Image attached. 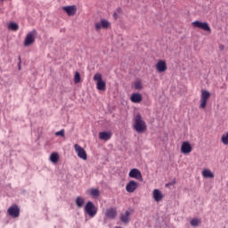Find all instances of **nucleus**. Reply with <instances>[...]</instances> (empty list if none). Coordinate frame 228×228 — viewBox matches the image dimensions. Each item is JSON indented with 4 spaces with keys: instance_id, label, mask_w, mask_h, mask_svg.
Here are the masks:
<instances>
[{
    "instance_id": "39448f33",
    "label": "nucleus",
    "mask_w": 228,
    "mask_h": 228,
    "mask_svg": "<svg viewBox=\"0 0 228 228\" xmlns=\"http://www.w3.org/2000/svg\"><path fill=\"white\" fill-rule=\"evenodd\" d=\"M94 80L96 81L97 90H101V91L106 90V82L102 80V75H101V73H96L94 76Z\"/></svg>"
},
{
    "instance_id": "9d476101",
    "label": "nucleus",
    "mask_w": 228,
    "mask_h": 228,
    "mask_svg": "<svg viewBox=\"0 0 228 228\" xmlns=\"http://www.w3.org/2000/svg\"><path fill=\"white\" fill-rule=\"evenodd\" d=\"M128 175L129 177H131V179H136L137 181H143V177L142 176V172H140V170L136 168H133L129 172Z\"/></svg>"
},
{
    "instance_id": "cd10ccee",
    "label": "nucleus",
    "mask_w": 228,
    "mask_h": 228,
    "mask_svg": "<svg viewBox=\"0 0 228 228\" xmlns=\"http://www.w3.org/2000/svg\"><path fill=\"white\" fill-rule=\"evenodd\" d=\"M134 86L135 90H142V82H140V81L134 82Z\"/></svg>"
},
{
    "instance_id": "2eb2a0df",
    "label": "nucleus",
    "mask_w": 228,
    "mask_h": 228,
    "mask_svg": "<svg viewBox=\"0 0 228 228\" xmlns=\"http://www.w3.org/2000/svg\"><path fill=\"white\" fill-rule=\"evenodd\" d=\"M152 197L155 200V202H161L163 200V193L159 189H154L152 192Z\"/></svg>"
},
{
    "instance_id": "bb28decb",
    "label": "nucleus",
    "mask_w": 228,
    "mask_h": 228,
    "mask_svg": "<svg viewBox=\"0 0 228 228\" xmlns=\"http://www.w3.org/2000/svg\"><path fill=\"white\" fill-rule=\"evenodd\" d=\"M221 142L224 143V145H228V132L222 135Z\"/></svg>"
},
{
    "instance_id": "c756f323",
    "label": "nucleus",
    "mask_w": 228,
    "mask_h": 228,
    "mask_svg": "<svg viewBox=\"0 0 228 228\" xmlns=\"http://www.w3.org/2000/svg\"><path fill=\"white\" fill-rule=\"evenodd\" d=\"M95 29H96V31H101V29H102V21L95 23Z\"/></svg>"
},
{
    "instance_id": "dca6fc26",
    "label": "nucleus",
    "mask_w": 228,
    "mask_h": 228,
    "mask_svg": "<svg viewBox=\"0 0 228 228\" xmlns=\"http://www.w3.org/2000/svg\"><path fill=\"white\" fill-rule=\"evenodd\" d=\"M142 99L143 98L142 97V94L140 93H134L130 97V101L132 102H134L135 104H139V102H142Z\"/></svg>"
},
{
    "instance_id": "4468645a",
    "label": "nucleus",
    "mask_w": 228,
    "mask_h": 228,
    "mask_svg": "<svg viewBox=\"0 0 228 228\" xmlns=\"http://www.w3.org/2000/svg\"><path fill=\"white\" fill-rule=\"evenodd\" d=\"M193 151L191 144L189 142H183L181 146V152L183 154H190Z\"/></svg>"
},
{
    "instance_id": "b1692460",
    "label": "nucleus",
    "mask_w": 228,
    "mask_h": 228,
    "mask_svg": "<svg viewBox=\"0 0 228 228\" xmlns=\"http://www.w3.org/2000/svg\"><path fill=\"white\" fill-rule=\"evenodd\" d=\"M8 28L12 31H17V30H19V24H17L15 22H11V23H9Z\"/></svg>"
},
{
    "instance_id": "f3484780",
    "label": "nucleus",
    "mask_w": 228,
    "mask_h": 228,
    "mask_svg": "<svg viewBox=\"0 0 228 228\" xmlns=\"http://www.w3.org/2000/svg\"><path fill=\"white\" fill-rule=\"evenodd\" d=\"M113 134L111 132H100L99 133V138L100 140H104L105 142H108L111 138Z\"/></svg>"
},
{
    "instance_id": "f257e3e1",
    "label": "nucleus",
    "mask_w": 228,
    "mask_h": 228,
    "mask_svg": "<svg viewBox=\"0 0 228 228\" xmlns=\"http://www.w3.org/2000/svg\"><path fill=\"white\" fill-rule=\"evenodd\" d=\"M134 129L136 133H145L147 131V125L140 114H137L134 118Z\"/></svg>"
},
{
    "instance_id": "423d86ee",
    "label": "nucleus",
    "mask_w": 228,
    "mask_h": 228,
    "mask_svg": "<svg viewBox=\"0 0 228 228\" xmlns=\"http://www.w3.org/2000/svg\"><path fill=\"white\" fill-rule=\"evenodd\" d=\"M115 218H117V208H107L104 213V218H103L104 224H106L108 220H115Z\"/></svg>"
},
{
    "instance_id": "393cba45",
    "label": "nucleus",
    "mask_w": 228,
    "mask_h": 228,
    "mask_svg": "<svg viewBox=\"0 0 228 228\" xmlns=\"http://www.w3.org/2000/svg\"><path fill=\"white\" fill-rule=\"evenodd\" d=\"M101 22L103 29H108V28H110V21H108L107 20L102 19L101 20Z\"/></svg>"
},
{
    "instance_id": "20e7f679",
    "label": "nucleus",
    "mask_w": 228,
    "mask_h": 228,
    "mask_svg": "<svg viewBox=\"0 0 228 228\" xmlns=\"http://www.w3.org/2000/svg\"><path fill=\"white\" fill-rule=\"evenodd\" d=\"M37 35H38V33L37 32V29H33L32 31L27 34L26 38L24 40L25 47H28L32 44H35V38H37Z\"/></svg>"
},
{
    "instance_id": "2f4dec72",
    "label": "nucleus",
    "mask_w": 228,
    "mask_h": 228,
    "mask_svg": "<svg viewBox=\"0 0 228 228\" xmlns=\"http://www.w3.org/2000/svg\"><path fill=\"white\" fill-rule=\"evenodd\" d=\"M118 12H122V9H120V8H118Z\"/></svg>"
},
{
    "instance_id": "aec40b11",
    "label": "nucleus",
    "mask_w": 228,
    "mask_h": 228,
    "mask_svg": "<svg viewBox=\"0 0 228 228\" xmlns=\"http://www.w3.org/2000/svg\"><path fill=\"white\" fill-rule=\"evenodd\" d=\"M202 175L203 177H206V178H210V179H213V177H215V174H213V172H211V170L209 169H204L203 172H202Z\"/></svg>"
},
{
    "instance_id": "412c9836",
    "label": "nucleus",
    "mask_w": 228,
    "mask_h": 228,
    "mask_svg": "<svg viewBox=\"0 0 228 228\" xmlns=\"http://www.w3.org/2000/svg\"><path fill=\"white\" fill-rule=\"evenodd\" d=\"M76 205L77 208H83L85 206V199L81 196L77 197Z\"/></svg>"
},
{
    "instance_id": "7c9ffc66",
    "label": "nucleus",
    "mask_w": 228,
    "mask_h": 228,
    "mask_svg": "<svg viewBox=\"0 0 228 228\" xmlns=\"http://www.w3.org/2000/svg\"><path fill=\"white\" fill-rule=\"evenodd\" d=\"M20 64V57H19ZM19 64V70H20V65Z\"/></svg>"
},
{
    "instance_id": "72a5a7b5",
    "label": "nucleus",
    "mask_w": 228,
    "mask_h": 228,
    "mask_svg": "<svg viewBox=\"0 0 228 228\" xmlns=\"http://www.w3.org/2000/svg\"><path fill=\"white\" fill-rule=\"evenodd\" d=\"M220 49H224V46H220Z\"/></svg>"
},
{
    "instance_id": "473e14b6",
    "label": "nucleus",
    "mask_w": 228,
    "mask_h": 228,
    "mask_svg": "<svg viewBox=\"0 0 228 228\" xmlns=\"http://www.w3.org/2000/svg\"><path fill=\"white\" fill-rule=\"evenodd\" d=\"M114 17H115V19H117V12L114 13Z\"/></svg>"
},
{
    "instance_id": "0eeeda50",
    "label": "nucleus",
    "mask_w": 228,
    "mask_h": 228,
    "mask_svg": "<svg viewBox=\"0 0 228 228\" xmlns=\"http://www.w3.org/2000/svg\"><path fill=\"white\" fill-rule=\"evenodd\" d=\"M74 149L75 152L77 153V157L80 158V159H83L84 161H86V159H88L86 151H85L83 147H81L79 144H75Z\"/></svg>"
},
{
    "instance_id": "a878e982",
    "label": "nucleus",
    "mask_w": 228,
    "mask_h": 228,
    "mask_svg": "<svg viewBox=\"0 0 228 228\" xmlns=\"http://www.w3.org/2000/svg\"><path fill=\"white\" fill-rule=\"evenodd\" d=\"M80 82H81V74H79V72L77 71L74 76V83L77 85V83H80Z\"/></svg>"
},
{
    "instance_id": "4be33fe9",
    "label": "nucleus",
    "mask_w": 228,
    "mask_h": 228,
    "mask_svg": "<svg viewBox=\"0 0 228 228\" xmlns=\"http://www.w3.org/2000/svg\"><path fill=\"white\" fill-rule=\"evenodd\" d=\"M90 195L91 197H93V199H97V197L101 195V191H99V189H91Z\"/></svg>"
},
{
    "instance_id": "7ed1b4c3",
    "label": "nucleus",
    "mask_w": 228,
    "mask_h": 228,
    "mask_svg": "<svg viewBox=\"0 0 228 228\" xmlns=\"http://www.w3.org/2000/svg\"><path fill=\"white\" fill-rule=\"evenodd\" d=\"M209 97H211V93L208 90L201 91V97L200 100V108L202 110H206V106H208V101H209Z\"/></svg>"
},
{
    "instance_id": "1a4fd4ad",
    "label": "nucleus",
    "mask_w": 228,
    "mask_h": 228,
    "mask_svg": "<svg viewBox=\"0 0 228 228\" xmlns=\"http://www.w3.org/2000/svg\"><path fill=\"white\" fill-rule=\"evenodd\" d=\"M7 213L12 218H19V216L20 215V208H19L17 205H12L8 208Z\"/></svg>"
},
{
    "instance_id": "f8f14e48",
    "label": "nucleus",
    "mask_w": 228,
    "mask_h": 228,
    "mask_svg": "<svg viewBox=\"0 0 228 228\" xmlns=\"http://www.w3.org/2000/svg\"><path fill=\"white\" fill-rule=\"evenodd\" d=\"M167 61H165L164 60H159L157 64H156V70L157 72H159V74L163 73V72H167Z\"/></svg>"
},
{
    "instance_id": "6e6552de",
    "label": "nucleus",
    "mask_w": 228,
    "mask_h": 228,
    "mask_svg": "<svg viewBox=\"0 0 228 228\" xmlns=\"http://www.w3.org/2000/svg\"><path fill=\"white\" fill-rule=\"evenodd\" d=\"M191 24L194 28H199V29H203V31H208V33H211V27H209V23L206 21L202 22L195 20Z\"/></svg>"
},
{
    "instance_id": "ddd939ff",
    "label": "nucleus",
    "mask_w": 228,
    "mask_h": 228,
    "mask_svg": "<svg viewBox=\"0 0 228 228\" xmlns=\"http://www.w3.org/2000/svg\"><path fill=\"white\" fill-rule=\"evenodd\" d=\"M137 188L138 183L134 182V180H132L126 184V191L127 193H134Z\"/></svg>"
},
{
    "instance_id": "6ab92c4d",
    "label": "nucleus",
    "mask_w": 228,
    "mask_h": 228,
    "mask_svg": "<svg viewBox=\"0 0 228 228\" xmlns=\"http://www.w3.org/2000/svg\"><path fill=\"white\" fill-rule=\"evenodd\" d=\"M59 160H60V155L57 152H53V153L51 154L50 161L52 163L56 164V163H58Z\"/></svg>"
},
{
    "instance_id": "a211bd4d",
    "label": "nucleus",
    "mask_w": 228,
    "mask_h": 228,
    "mask_svg": "<svg viewBox=\"0 0 228 228\" xmlns=\"http://www.w3.org/2000/svg\"><path fill=\"white\" fill-rule=\"evenodd\" d=\"M131 215V212L129 210H126L125 212V214H122L120 216V220L121 222H123V224H127L129 223V216Z\"/></svg>"
},
{
    "instance_id": "5701e85b",
    "label": "nucleus",
    "mask_w": 228,
    "mask_h": 228,
    "mask_svg": "<svg viewBox=\"0 0 228 228\" xmlns=\"http://www.w3.org/2000/svg\"><path fill=\"white\" fill-rule=\"evenodd\" d=\"M190 224L191 227H199V225L201 224V221L200 219L193 218L191 220Z\"/></svg>"
},
{
    "instance_id": "9b49d317",
    "label": "nucleus",
    "mask_w": 228,
    "mask_h": 228,
    "mask_svg": "<svg viewBox=\"0 0 228 228\" xmlns=\"http://www.w3.org/2000/svg\"><path fill=\"white\" fill-rule=\"evenodd\" d=\"M62 10L63 12H66L69 17H72L76 15V12H77V7L76 5H67L63 6Z\"/></svg>"
},
{
    "instance_id": "c85d7f7f",
    "label": "nucleus",
    "mask_w": 228,
    "mask_h": 228,
    "mask_svg": "<svg viewBox=\"0 0 228 228\" xmlns=\"http://www.w3.org/2000/svg\"><path fill=\"white\" fill-rule=\"evenodd\" d=\"M55 136H61L62 138H65V130L61 129V131L56 132Z\"/></svg>"
},
{
    "instance_id": "f03ea898",
    "label": "nucleus",
    "mask_w": 228,
    "mask_h": 228,
    "mask_svg": "<svg viewBox=\"0 0 228 228\" xmlns=\"http://www.w3.org/2000/svg\"><path fill=\"white\" fill-rule=\"evenodd\" d=\"M97 211L98 209L95 204H94L92 201H88L84 208V212L86 215H88L90 218H94L95 215H97Z\"/></svg>"
}]
</instances>
